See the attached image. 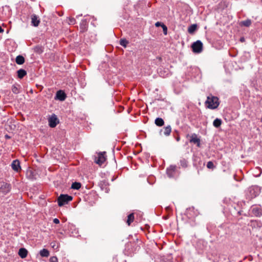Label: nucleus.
I'll return each mask as SVG.
<instances>
[{"label":"nucleus","instance_id":"nucleus-1","mask_svg":"<svg viewBox=\"0 0 262 262\" xmlns=\"http://www.w3.org/2000/svg\"><path fill=\"white\" fill-rule=\"evenodd\" d=\"M205 104L207 108L213 110L216 108L219 104V100L217 97L210 95L207 97L205 101Z\"/></svg>","mask_w":262,"mask_h":262},{"label":"nucleus","instance_id":"nucleus-2","mask_svg":"<svg viewBox=\"0 0 262 262\" xmlns=\"http://www.w3.org/2000/svg\"><path fill=\"white\" fill-rule=\"evenodd\" d=\"M260 188L257 186H252L249 187L246 192L247 199L251 200L255 198L260 194Z\"/></svg>","mask_w":262,"mask_h":262},{"label":"nucleus","instance_id":"nucleus-3","mask_svg":"<svg viewBox=\"0 0 262 262\" xmlns=\"http://www.w3.org/2000/svg\"><path fill=\"white\" fill-rule=\"evenodd\" d=\"M73 197L68 194H60L57 199L58 205L61 207L72 201Z\"/></svg>","mask_w":262,"mask_h":262},{"label":"nucleus","instance_id":"nucleus-4","mask_svg":"<svg viewBox=\"0 0 262 262\" xmlns=\"http://www.w3.org/2000/svg\"><path fill=\"white\" fill-rule=\"evenodd\" d=\"M105 152H99L97 156L95 157L94 161L99 165H101L106 160Z\"/></svg>","mask_w":262,"mask_h":262},{"label":"nucleus","instance_id":"nucleus-5","mask_svg":"<svg viewBox=\"0 0 262 262\" xmlns=\"http://www.w3.org/2000/svg\"><path fill=\"white\" fill-rule=\"evenodd\" d=\"M140 247L134 243H128L125 246V250L127 251L129 254H132L139 250Z\"/></svg>","mask_w":262,"mask_h":262},{"label":"nucleus","instance_id":"nucleus-6","mask_svg":"<svg viewBox=\"0 0 262 262\" xmlns=\"http://www.w3.org/2000/svg\"><path fill=\"white\" fill-rule=\"evenodd\" d=\"M191 47L193 52L200 53L203 50V43L200 40H197L192 43Z\"/></svg>","mask_w":262,"mask_h":262},{"label":"nucleus","instance_id":"nucleus-7","mask_svg":"<svg viewBox=\"0 0 262 262\" xmlns=\"http://www.w3.org/2000/svg\"><path fill=\"white\" fill-rule=\"evenodd\" d=\"M49 125L50 127L53 128L55 127L58 123L59 120L57 116L53 114L48 119Z\"/></svg>","mask_w":262,"mask_h":262},{"label":"nucleus","instance_id":"nucleus-8","mask_svg":"<svg viewBox=\"0 0 262 262\" xmlns=\"http://www.w3.org/2000/svg\"><path fill=\"white\" fill-rule=\"evenodd\" d=\"M11 190V184L6 182L1 183L0 191L4 194L8 193Z\"/></svg>","mask_w":262,"mask_h":262},{"label":"nucleus","instance_id":"nucleus-9","mask_svg":"<svg viewBox=\"0 0 262 262\" xmlns=\"http://www.w3.org/2000/svg\"><path fill=\"white\" fill-rule=\"evenodd\" d=\"M252 212L255 216L259 217L262 215V208L260 206H253Z\"/></svg>","mask_w":262,"mask_h":262},{"label":"nucleus","instance_id":"nucleus-10","mask_svg":"<svg viewBox=\"0 0 262 262\" xmlns=\"http://www.w3.org/2000/svg\"><path fill=\"white\" fill-rule=\"evenodd\" d=\"M99 185L102 190H104L106 193H108L110 191L109 183L106 180L101 181Z\"/></svg>","mask_w":262,"mask_h":262},{"label":"nucleus","instance_id":"nucleus-11","mask_svg":"<svg viewBox=\"0 0 262 262\" xmlns=\"http://www.w3.org/2000/svg\"><path fill=\"white\" fill-rule=\"evenodd\" d=\"M66 94L62 90H59L57 92L55 97V100H59L60 101H63L66 98Z\"/></svg>","mask_w":262,"mask_h":262},{"label":"nucleus","instance_id":"nucleus-12","mask_svg":"<svg viewBox=\"0 0 262 262\" xmlns=\"http://www.w3.org/2000/svg\"><path fill=\"white\" fill-rule=\"evenodd\" d=\"M189 142L190 143H193L194 144H196L198 147L200 146V142L201 140L200 138H198V136L196 134L193 133L190 136V139L189 140Z\"/></svg>","mask_w":262,"mask_h":262},{"label":"nucleus","instance_id":"nucleus-13","mask_svg":"<svg viewBox=\"0 0 262 262\" xmlns=\"http://www.w3.org/2000/svg\"><path fill=\"white\" fill-rule=\"evenodd\" d=\"M11 165L12 169L15 171L18 172L21 169L20 162L18 160L13 161Z\"/></svg>","mask_w":262,"mask_h":262},{"label":"nucleus","instance_id":"nucleus-14","mask_svg":"<svg viewBox=\"0 0 262 262\" xmlns=\"http://www.w3.org/2000/svg\"><path fill=\"white\" fill-rule=\"evenodd\" d=\"M176 169V166L171 165L167 168L166 173L168 177L172 178L174 176V172Z\"/></svg>","mask_w":262,"mask_h":262},{"label":"nucleus","instance_id":"nucleus-15","mask_svg":"<svg viewBox=\"0 0 262 262\" xmlns=\"http://www.w3.org/2000/svg\"><path fill=\"white\" fill-rule=\"evenodd\" d=\"M171 132V128L170 125H169L164 127L163 129H161L160 131V134L162 135L163 133L165 136H168L170 135Z\"/></svg>","mask_w":262,"mask_h":262},{"label":"nucleus","instance_id":"nucleus-16","mask_svg":"<svg viewBox=\"0 0 262 262\" xmlns=\"http://www.w3.org/2000/svg\"><path fill=\"white\" fill-rule=\"evenodd\" d=\"M40 23V20L38 18V17L35 15L33 14L31 16V24L32 26L34 27H37Z\"/></svg>","mask_w":262,"mask_h":262},{"label":"nucleus","instance_id":"nucleus-17","mask_svg":"<svg viewBox=\"0 0 262 262\" xmlns=\"http://www.w3.org/2000/svg\"><path fill=\"white\" fill-rule=\"evenodd\" d=\"M18 254L21 258H25L28 255V251L25 248H21L19 249Z\"/></svg>","mask_w":262,"mask_h":262},{"label":"nucleus","instance_id":"nucleus-18","mask_svg":"<svg viewBox=\"0 0 262 262\" xmlns=\"http://www.w3.org/2000/svg\"><path fill=\"white\" fill-rule=\"evenodd\" d=\"M21 86L19 84L15 83L12 86V92L15 94H18L20 93Z\"/></svg>","mask_w":262,"mask_h":262},{"label":"nucleus","instance_id":"nucleus-19","mask_svg":"<svg viewBox=\"0 0 262 262\" xmlns=\"http://www.w3.org/2000/svg\"><path fill=\"white\" fill-rule=\"evenodd\" d=\"M155 123L157 126L161 127L164 125V121L162 118L158 117L155 119Z\"/></svg>","mask_w":262,"mask_h":262},{"label":"nucleus","instance_id":"nucleus-20","mask_svg":"<svg viewBox=\"0 0 262 262\" xmlns=\"http://www.w3.org/2000/svg\"><path fill=\"white\" fill-rule=\"evenodd\" d=\"M17 73V76L20 79H22L25 76L27 75V72L23 69H20L18 70Z\"/></svg>","mask_w":262,"mask_h":262},{"label":"nucleus","instance_id":"nucleus-21","mask_svg":"<svg viewBox=\"0 0 262 262\" xmlns=\"http://www.w3.org/2000/svg\"><path fill=\"white\" fill-rule=\"evenodd\" d=\"M15 61L18 64H23L25 62V58L21 55H18L16 57Z\"/></svg>","mask_w":262,"mask_h":262},{"label":"nucleus","instance_id":"nucleus-22","mask_svg":"<svg viewBox=\"0 0 262 262\" xmlns=\"http://www.w3.org/2000/svg\"><path fill=\"white\" fill-rule=\"evenodd\" d=\"M197 29L196 24L191 25L188 28V32L190 34H193Z\"/></svg>","mask_w":262,"mask_h":262},{"label":"nucleus","instance_id":"nucleus-23","mask_svg":"<svg viewBox=\"0 0 262 262\" xmlns=\"http://www.w3.org/2000/svg\"><path fill=\"white\" fill-rule=\"evenodd\" d=\"M222 123V121L221 119L216 118L213 122V125L215 127L218 128L220 127Z\"/></svg>","mask_w":262,"mask_h":262},{"label":"nucleus","instance_id":"nucleus-24","mask_svg":"<svg viewBox=\"0 0 262 262\" xmlns=\"http://www.w3.org/2000/svg\"><path fill=\"white\" fill-rule=\"evenodd\" d=\"M41 256L47 257L49 256V251L46 249H43L39 252Z\"/></svg>","mask_w":262,"mask_h":262},{"label":"nucleus","instance_id":"nucleus-25","mask_svg":"<svg viewBox=\"0 0 262 262\" xmlns=\"http://www.w3.org/2000/svg\"><path fill=\"white\" fill-rule=\"evenodd\" d=\"M81 186V184L79 182H74L72 183L71 188L75 190H78Z\"/></svg>","mask_w":262,"mask_h":262},{"label":"nucleus","instance_id":"nucleus-26","mask_svg":"<svg viewBox=\"0 0 262 262\" xmlns=\"http://www.w3.org/2000/svg\"><path fill=\"white\" fill-rule=\"evenodd\" d=\"M134 213L129 214L127 216V223L128 225H130V224L134 221Z\"/></svg>","mask_w":262,"mask_h":262},{"label":"nucleus","instance_id":"nucleus-27","mask_svg":"<svg viewBox=\"0 0 262 262\" xmlns=\"http://www.w3.org/2000/svg\"><path fill=\"white\" fill-rule=\"evenodd\" d=\"M241 25L245 27H249L251 25V20L249 19H247L245 20L241 21Z\"/></svg>","mask_w":262,"mask_h":262},{"label":"nucleus","instance_id":"nucleus-28","mask_svg":"<svg viewBox=\"0 0 262 262\" xmlns=\"http://www.w3.org/2000/svg\"><path fill=\"white\" fill-rule=\"evenodd\" d=\"M80 28L83 31H84L86 28V20L85 19H83L81 20V22L80 24Z\"/></svg>","mask_w":262,"mask_h":262},{"label":"nucleus","instance_id":"nucleus-29","mask_svg":"<svg viewBox=\"0 0 262 262\" xmlns=\"http://www.w3.org/2000/svg\"><path fill=\"white\" fill-rule=\"evenodd\" d=\"M180 165L183 168H186L188 166V161L185 159H182L180 160Z\"/></svg>","mask_w":262,"mask_h":262},{"label":"nucleus","instance_id":"nucleus-30","mask_svg":"<svg viewBox=\"0 0 262 262\" xmlns=\"http://www.w3.org/2000/svg\"><path fill=\"white\" fill-rule=\"evenodd\" d=\"M34 51L35 53L41 54L43 52V49L41 46H37L34 47Z\"/></svg>","mask_w":262,"mask_h":262},{"label":"nucleus","instance_id":"nucleus-31","mask_svg":"<svg viewBox=\"0 0 262 262\" xmlns=\"http://www.w3.org/2000/svg\"><path fill=\"white\" fill-rule=\"evenodd\" d=\"M128 43V41L126 39H121L120 40V45L124 48L126 47Z\"/></svg>","mask_w":262,"mask_h":262},{"label":"nucleus","instance_id":"nucleus-32","mask_svg":"<svg viewBox=\"0 0 262 262\" xmlns=\"http://www.w3.org/2000/svg\"><path fill=\"white\" fill-rule=\"evenodd\" d=\"M207 167L209 169H213L215 168V166L212 161H209L207 163Z\"/></svg>","mask_w":262,"mask_h":262},{"label":"nucleus","instance_id":"nucleus-33","mask_svg":"<svg viewBox=\"0 0 262 262\" xmlns=\"http://www.w3.org/2000/svg\"><path fill=\"white\" fill-rule=\"evenodd\" d=\"M68 22L70 25H74L76 24V19L73 17H69Z\"/></svg>","mask_w":262,"mask_h":262},{"label":"nucleus","instance_id":"nucleus-34","mask_svg":"<svg viewBox=\"0 0 262 262\" xmlns=\"http://www.w3.org/2000/svg\"><path fill=\"white\" fill-rule=\"evenodd\" d=\"M162 28L163 29V31L164 34L165 35H167V27H166V26L164 24L162 25Z\"/></svg>","mask_w":262,"mask_h":262},{"label":"nucleus","instance_id":"nucleus-35","mask_svg":"<svg viewBox=\"0 0 262 262\" xmlns=\"http://www.w3.org/2000/svg\"><path fill=\"white\" fill-rule=\"evenodd\" d=\"M50 262H58L57 258L56 256H52L50 258Z\"/></svg>","mask_w":262,"mask_h":262},{"label":"nucleus","instance_id":"nucleus-36","mask_svg":"<svg viewBox=\"0 0 262 262\" xmlns=\"http://www.w3.org/2000/svg\"><path fill=\"white\" fill-rule=\"evenodd\" d=\"M162 25H164V24H163V23H161V22H159V21H157V23H156V24H155V26H156V27H160V26H161V27H162Z\"/></svg>","mask_w":262,"mask_h":262},{"label":"nucleus","instance_id":"nucleus-37","mask_svg":"<svg viewBox=\"0 0 262 262\" xmlns=\"http://www.w3.org/2000/svg\"><path fill=\"white\" fill-rule=\"evenodd\" d=\"M53 223L54 224H58L60 223V222L58 219L55 218L54 219H53Z\"/></svg>","mask_w":262,"mask_h":262},{"label":"nucleus","instance_id":"nucleus-38","mask_svg":"<svg viewBox=\"0 0 262 262\" xmlns=\"http://www.w3.org/2000/svg\"><path fill=\"white\" fill-rule=\"evenodd\" d=\"M5 138L6 139H10V138H11L10 136H9L8 135H7H7H6L5 136Z\"/></svg>","mask_w":262,"mask_h":262},{"label":"nucleus","instance_id":"nucleus-39","mask_svg":"<svg viewBox=\"0 0 262 262\" xmlns=\"http://www.w3.org/2000/svg\"><path fill=\"white\" fill-rule=\"evenodd\" d=\"M240 41H241V42H244V41H245V38H244V37H241V38H240Z\"/></svg>","mask_w":262,"mask_h":262},{"label":"nucleus","instance_id":"nucleus-40","mask_svg":"<svg viewBox=\"0 0 262 262\" xmlns=\"http://www.w3.org/2000/svg\"><path fill=\"white\" fill-rule=\"evenodd\" d=\"M115 179V178H113V179H112V181H113Z\"/></svg>","mask_w":262,"mask_h":262},{"label":"nucleus","instance_id":"nucleus-41","mask_svg":"<svg viewBox=\"0 0 262 262\" xmlns=\"http://www.w3.org/2000/svg\"><path fill=\"white\" fill-rule=\"evenodd\" d=\"M261 2H262V0H261Z\"/></svg>","mask_w":262,"mask_h":262}]
</instances>
